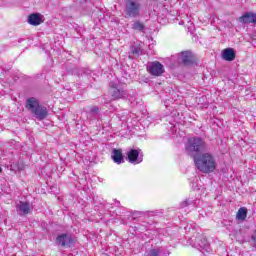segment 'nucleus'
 I'll use <instances>...</instances> for the list:
<instances>
[{"label":"nucleus","mask_w":256,"mask_h":256,"mask_svg":"<svg viewBox=\"0 0 256 256\" xmlns=\"http://www.w3.org/2000/svg\"><path fill=\"white\" fill-rule=\"evenodd\" d=\"M194 163L202 173H213L217 169V162L210 153H204L194 157Z\"/></svg>","instance_id":"obj_1"},{"label":"nucleus","mask_w":256,"mask_h":256,"mask_svg":"<svg viewBox=\"0 0 256 256\" xmlns=\"http://www.w3.org/2000/svg\"><path fill=\"white\" fill-rule=\"evenodd\" d=\"M26 107L30 111V113H32L33 117L38 119V121H43L47 118V115H49L47 107L41 106L39 104V101H37L33 97L27 100Z\"/></svg>","instance_id":"obj_2"},{"label":"nucleus","mask_w":256,"mask_h":256,"mask_svg":"<svg viewBox=\"0 0 256 256\" xmlns=\"http://www.w3.org/2000/svg\"><path fill=\"white\" fill-rule=\"evenodd\" d=\"M125 15L128 18L137 19L143 11L142 0H124Z\"/></svg>","instance_id":"obj_3"},{"label":"nucleus","mask_w":256,"mask_h":256,"mask_svg":"<svg viewBox=\"0 0 256 256\" xmlns=\"http://www.w3.org/2000/svg\"><path fill=\"white\" fill-rule=\"evenodd\" d=\"M109 93L112 101H117L119 99H127L128 93L125 89V84L115 80L109 84Z\"/></svg>","instance_id":"obj_4"},{"label":"nucleus","mask_w":256,"mask_h":256,"mask_svg":"<svg viewBox=\"0 0 256 256\" xmlns=\"http://www.w3.org/2000/svg\"><path fill=\"white\" fill-rule=\"evenodd\" d=\"M206 145L203 139L199 137H192L188 139L186 144L187 153H199L201 151H205Z\"/></svg>","instance_id":"obj_5"},{"label":"nucleus","mask_w":256,"mask_h":256,"mask_svg":"<svg viewBox=\"0 0 256 256\" xmlns=\"http://www.w3.org/2000/svg\"><path fill=\"white\" fill-rule=\"evenodd\" d=\"M192 247L198 249V251H201V253L211 252V246L209 245V242L205 236L196 237L193 241Z\"/></svg>","instance_id":"obj_6"},{"label":"nucleus","mask_w":256,"mask_h":256,"mask_svg":"<svg viewBox=\"0 0 256 256\" xmlns=\"http://www.w3.org/2000/svg\"><path fill=\"white\" fill-rule=\"evenodd\" d=\"M147 71L153 77H161L165 73V66L159 61L149 62L147 64Z\"/></svg>","instance_id":"obj_7"},{"label":"nucleus","mask_w":256,"mask_h":256,"mask_svg":"<svg viewBox=\"0 0 256 256\" xmlns=\"http://www.w3.org/2000/svg\"><path fill=\"white\" fill-rule=\"evenodd\" d=\"M129 163L132 165H139V163H143V151L139 148L131 149L127 153Z\"/></svg>","instance_id":"obj_8"},{"label":"nucleus","mask_w":256,"mask_h":256,"mask_svg":"<svg viewBox=\"0 0 256 256\" xmlns=\"http://www.w3.org/2000/svg\"><path fill=\"white\" fill-rule=\"evenodd\" d=\"M33 211V206L29 202L19 201L16 203V212L23 217L25 215H29Z\"/></svg>","instance_id":"obj_9"},{"label":"nucleus","mask_w":256,"mask_h":256,"mask_svg":"<svg viewBox=\"0 0 256 256\" xmlns=\"http://www.w3.org/2000/svg\"><path fill=\"white\" fill-rule=\"evenodd\" d=\"M56 243L60 245V247H70L75 243V240L69 234H60L56 238Z\"/></svg>","instance_id":"obj_10"},{"label":"nucleus","mask_w":256,"mask_h":256,"mask_svg":"<svg viewBox=\"0 0 256 256\" xmlns=\"http://www.w3.org/2000/svg\"><path fill=\"white\" fill-rule=\"evenodd\" d=\"M178 61L183 65H193V54L191 51H183L178 54Z\"/></svg>","instance_id":"obj_11"},{"label":"nucleus","mask_w":256,"mask_h":256,"mask_svg":"<svg viewBox=\"0 0 256 256\" xmlns=\"http://www.w3.org/2000/svg\"><path fill=\"white\" fill-rule=\"evenodd\" d=\"M239 22L244 24L254 23V25H256V14L253 12H246L239 18Z\"/></svg>","instance_id":"obj_12"},{"label":"nucleus","mask_w":256,"mask_h":256,"mask_svg":"<svg viewBox=\"0 0 256 256\" xmlns=\"http://www.w3.org/2000/svg\"><path fill=\"white\" fill-rule=\"evenodd\" d=\"M112 160L116 165H121L122 163H125V158H123V151L121 149H113L112 150Z\"/></svg>","instance_id":"obj_13"},{"label":"nucleus","mask_w":256,"mask_h":256,"mask_svg":"<svg viewBox=\"0 0 256 256\" xmlns=\"http://www.w3.org/2000/svg\"><path fill=\"white\" fill-rule=\"evenodd\" d=\"M29 25H33V27H37L43 23V16L39 13L30 14L28 17Z\"/></svg>","instance_id":"obj_14"},{"label":"nucleus","mask_w":256,"mask_h":256,"mask_svg":"<svg viewBox=\"0 0 256 256\" xmlns=\"http://www.w3.org/2000/svg\"><path fill=\"white\" fill-rule=\"evenodd\" d=\"M222 59L224 61H235V50L233 48H226L222 51Z\"/></svg>","instance_id":"obj_15"},{"label":"nucleus","mask_w":256,"mask_h":256,"mask_svg":"<svg viewBox=\"0 0 256 256\" xmlns=\"http://www.w3.org/2000/svg\"><path fill=\"white\" fill-rule=\"evenodd\" d=\"M99 117V107L93 106L89 112H87V119L93 121V119H97Z\"/></svg>","instance_id":"obj_16"},{"label":"nucleus","mask_w":256,"mask_h":256,"mask_svg":"<svg viewBox=\"0 0 256 256\" xmlns=\"http://www.w3.org/2000/svg\"><path fill=\"white\" fill-rule=\"evenodd\" d=\"M161 253H163V248L162 247H160V248H157V247L156 248H150L145 252L144 256H160Z\"/></svg>","instance_id":"obj_17"},{"label":"nucleus","mask_w":256,"mask_h":256,"mask_svg":"<svg viewBox=\"0 0 256 256\" xmlns=\"http://www.w3.org/2000/svg\"><path fill=\"white\" fill-rule=\"evenodd\" d=\"M236 217L239 221H245V219H247V208H240L237 212Z\"/></svg>","instance_id":"obj_18"},{"label":"nucleus","mask_w":256,"mask_h":256,"mask_svg":"<svg viewBox=\"0 0 256 256\" xmlns=\"http://www.w3.org/2000/svg\"><path fill=\"white\" fill-rule=\"evenodd\" d=\"M132 29L134 31H145V24H143L141 21L136 20L133 24H132Z\"/></svg>","instance_id":"obj_19"},{"label":"nucleus","mask_w":256,"mask_h":256,"mask_svg":"<svg viewBox=\"0 0 256 256\" xmlns=\"http://www.w3.org/2000/svg\"><path fill=\"white\" fill-rule=\"evenodd\" d=\"M193 204V201L191 200H185L183 201L181 204H180V207H189V205H192Z\"/></svg>","instance_id":"obj_20"},{"label":"nucleus","mask_w":256,"mask_h":256,"mask_svg":"<svg viewBox=\"0 0 256 256\" xmlns=\"http://www.w3.org/2000/svg\"><path fill=\"white\" fill-rule=\"evenodd\" d=\"M252 245L256 249V230L251 235Z\"/></svg>","instance_id":"obj_21"},{"label":"nucleus","mask_w":256,"mask_h":256,"mask_svg":"<svg viewBox=\"0 0 256 256\" xmlns=\"http://www.w3.org/2000/svg\"><path fill=\"white\" fill-rule=\"evenodd\" d=\"M132 53H133L134 55H141V49H139V48H134V49L132 50Z\"/></svg>","instance_id":"obj_22"},{"label":"nucleus","mask_w":256,"mask_h":256,"mask_svg":"<svg viewBox=\"0 0 256 256\" xmlns=\"http://www.w3.org/2000/svg\"><path fill=\"white\" fill-rule=\"evenodd\" d=\"M179 25H185V21H181V22H179Z\"/></svg>","instance_id":"obj_23"},{"label":"nucleus","mask_w":256,"mask_h":256,"mask_svg":"<svg viewBox=\"0 0 256 256\" xmlns=\"http://www.w3.org/2000/svg\"><path fill=\"white\" fill-rule=\"evenodd\" d=\"M186 18H187V23H191V20H189V18L186 16Z\"/></svg>","instance_id":"obj_24"},{"label":"nucleus","mask_w":256,"mask_h":256,"mask_svg":"<svg viewBox=\"0 0 256 256\" xmlns=\"http://www.w3.org/2000/svg\"><path fill=\"white\" fill-rule=\"evenodd\" d=\"M3 172V169L0 167V173H2Z\"/></svg>","instance_id":"obj_25"}]
</instances>
